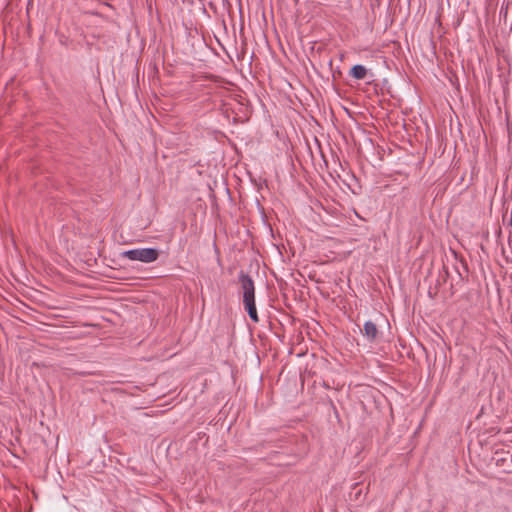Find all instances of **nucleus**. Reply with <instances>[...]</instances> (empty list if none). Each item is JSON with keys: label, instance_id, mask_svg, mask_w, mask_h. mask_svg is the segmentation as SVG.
Listing matches in <instances>:
<instances>
[{"label": "nucleus", "instance_id": "4", "mask_svg": "<svg viewBox=\"0 0 512 512\" xmlns=\"http://www.w3.org/2000/svg\"><path fill=\"white\" fill-rule=\"evenodd\" d=\"M349 75L357 80H363L367 75V69L363 65H354L349 72Z\"/></svg>", "mask_w": 512, "mask_h": 512}, {"label": "nucleus", "instance_id": "5", "mask_svg": "<svg viewBox=\"0 0 512 512\" xmlns=\"http://www.w3.org/2000/svg\"><path fill=\"white\" fill-rule=\"evenodd\" d=\"M105 6L109 7V8H113L111 4H109L108 2H104L103 3Z\"/></svg>", "mask_w": 512, "mask_h": 512}, {"label": "nucleus", "instance_id": "2", "mask_svg": "<svg viewBox=\"0 0 512 512\" xmlns=\"http://www.w3.org/2000/svg\"><path fill=\"white\" fill-rule=\"evenodd\" d=\"M122 256L131 261L151 263L158 259L159 251L156 248H138L124 251Z\"/></svg>", "mask_w": 512, "mask_h": 512}, {"label": "nucleus", "instance_id": "1", "mask_svg": "<svg viewBox=\"0 0 512 512\" xmlns=\"http://www.w3.org/2000/svg\"><path fill=\"white\" fill-rule=\"evenodd\" d=\"M239 282L242 289L244 308L247 311L250 319L253 322L258 323L259 317L255 304L254 281L248 274H245L243 271H241L239 274Z\"/></svg>", "mask_w": 512, "mask_h": 512}, {"label": "nucleus", "instance_id": "3", "mask_svg": "<svg viewBox=\"0 0 512 512\" xmlns=\"http://www.w3.org/2000/svg\"><path fill=\"white\" fill-rule=\"evenodd\" d=\"M378 328L372 321H366L363 326V335L370 342H374L378 337Z\"/></svg>", "mask_w": 512, "mask_h": 512}]
</instances>
